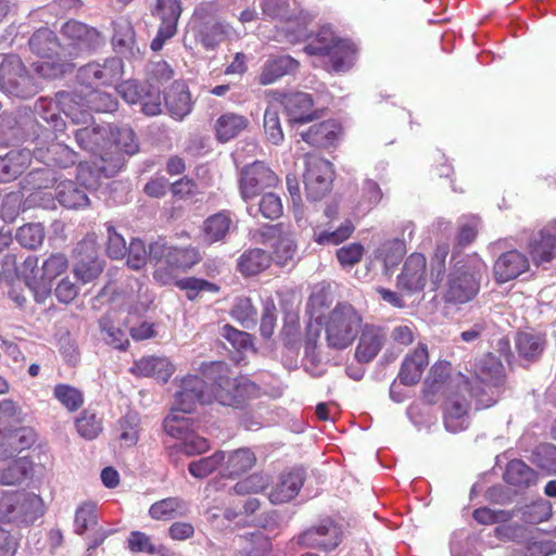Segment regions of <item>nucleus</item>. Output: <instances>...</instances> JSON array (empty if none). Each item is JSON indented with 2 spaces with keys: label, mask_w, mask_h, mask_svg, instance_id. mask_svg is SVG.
Returning a JSON list of instances; mask_svg holds the SVG:
<instances>
[{
  "label": "nucleus",
  "mask_w": 556,
  "mask_h": 556,
  "mask_svg": "<svg viewBox=\"0 0 556 556\" xmlns=\"http://www.w3.org/2000/svg\"><path fill=\"white\" fill-rule=\"evenodd\" d=\"M283 31L291 43L305 41L306 54L327 56L331 71L336 73L349 71L355 62V45L348 39L337 37L328 26L321 27L317 34H311L304 24L288 22Z\"/></svg>",
  "instance_id": "obj_3"
},
{
  "label": "nucleus",
  "mask_w": 556,
  "mask_h": 556,
  "mask_svg": "<svg viewBox=\"0 0 556 556\" xmlns=\"http://www.w3.org/2000/svg\"><path fill=\"white\" fill-rule=\"evenodd\" d=\"M299 65V61L290 55L269 58L263 66L258 81L263 86L274 84L282 76L294 74Z\"/></svg>",
  "instance_id": "obj_36"
},
{
  "label": "nucleus",
  "mask_w": 556,
  "mask_h": 556,
  "mask_svg": "<svg viewBox=\"0 0 556 556\" xmlns=\"http://www.w3.org/2000/svg\"><path fill=\"white\" fill-rule=\"evenodd\" d=\"M504 480L516 488L526 489L536 483L538 473L520 459L507 464Z\"/></svg>",
  "instance_id": "obj_43"
},
{
  "label": "nucleus",
  "mask_w": 556,
  "mask_h": 556,
  "mask_svg": "<svg viewBox=\"0 0 556 556\" xmlns=\"http://www.w3.org/2000/svg\"><path fill=\"white\" fill-rule=\"evenodd\" d=\"M61 34L65 40L63 49L71 58L92 53L104 45V37L97 28L76 20L64 23Z\"/></svg>",
  "instance_id": "obj_13"
},
{
  "label": "nucleus",
  "mask_w": 556,
  "mask_h": 556,
  "mask_svg": "<svg viewBox=\"0 0 556 556\" xmlns=\"http://www.w3.org/2000/svg\"><path fill=\"white\" fill-rule=\"evenodd\" d=\"M249 125V119L240 114L225 113L215 123L216 138L227 142L241 134Z\"/></svg>",
  "instance_id": "obj_42"
},
{
  "label": "nucleus",
  "mask_w": 556,
  "mask_h": 556,
  "mask_svg": "<svg viewBox=\"0 0 556 556\" xmlns=\"http://www.w3.org/2000/svg\"><path fill=\"white\" fill-rule=\"evenodd\" d=\"M556 250V219L533 233L528 243V252L535 266L551 263Z\"/></svg>",
  "instance_id": "obj_22"
},
{
  "label": "nucleus",
  "mask_w": 556,
  "mask_h": 556,
  "mask_svg": "<svg viewBox=\"0 0 556 556\" xmlns=\"http://www.w3.org/2000/svg\"><path fill=\"white\" fill-rule=\"evenodd\" d=\"M218 5L215 2L200 3L192 15L190 27L205 50H214L226 39L237 38L236 30L217 17Z\"/></svg>",
  "instance_id": "obj_8"
},
{
  "label": "nucleus",
  "mask_w": 556,
  "mask_h": 556,
  "mask_svg": "<svg viewBox=\"0 0 556 556\" xmlns=\"http://www.w3.org/2000/svg\"><path fill=\"white\" fill-rule=\"evenodd\" d=\"M114 50L125 56H134L139 52L131 21L127 16H119L112 21Z\"/></svg>",
  "instance_id": "obj_30"
},
{
  "label": "nucleus",
  "mask_w": 556,
  "mask_h": 556,
  "mask_svg": "<svg viewBox=\"0 0 556 556\" xmlns=\"http://www.w3.org/2000/svg\"><path fill=\"white\" fill-rule=\"evenodd\" d=\"M130 371L138 376L154 377L166 382L175 371L173 363L163 356H146L135 362Z\"/></svg>",
  "instance_id": "obj_34"
},
{
  "label": "nucleus",
  "mask_w": 556,
  "mask_h": 556,
  "mask_svg": "<svg viewBox=\"0 0 556 556\" xmlns=\"http://www.w3.org/2000/svg\"><path fill=\"white\" fill-rule=\"evenodd\" d=\"M109 138L111 139V143L106 148V152L109 154L113 148L129 155H132L138 151V143L135 139V132L129 127H119L113 129L109 125Z\"/></svg>",
  "instance_id": "obj_46"
},
{
  "label": "nucleus",
  "mask_w": 556,
  "mask_h": 556,
  "mask_svg": "<svg viewBox=\"0 0 556 556\" xmlns=\"http://www.w3.org/2000/svg\"><path fill=\"white\" fill-rule=\"evenodd\" d=\"M76 263L73 273L81 283L96 280L103 271V261L99 258L93 238L87 237L79 241L74 250Z\"/></svg>",
  "instance_id": "obj_19"
},
{
  "label": "nucleus",
  "mask_w": 556,
  "mask_h": 556,
  "mask_svg": "<svg viewBox=\"0 0 556 556\" xmlns=\"http://www.w3.org/2000/svg\"><path fill=\"white\" fill-rule=\"evenodd\" d=\"M305 472L301 468H294L283 472L269 493L273 504H282L294 498L304 483Z\"/></svg>",
  "instance_id": "obj_29"
},
{
  "label": "nucleus",
  "mask_w": 556,
  "mask_h": 556,
  "mask_svg": "<svg viewBox=\"0 0 556 556\" xmlns=\"http://www.w3.org/2000/svg\"><path fill=\"white\" fill-rule=\"evenodd\" d=\"M34 442V431L25 427H16L0 435V462H4L29 448Z\"/></svg>",
  "instance_id": "obj_31"
},
{
  "label": "nucleus",
  "mask_w": 556,
  "mask_h": 556,
  "mask_svg": "<svg viewBox=\"0 0 556 556\" xmlns=\"http://www.w3.org/2000/svg\"><path fill=\"white\" fill-rule=\"evenodd\" d=\"M123 75V61L117 58H108L102 63L91 62L78 70L77 79L85 89L97 88L117 83Z\"/></svg>",
  "instance_id": "obj_16"
},
{
  "label": "nucleus",
  "mask_w": 556,
  "mask_h": 556,
  "mask_svg": "<svg viewBox=\"0 0 556 556\" xmlns=\"http://www.w3.org/2000/svg\"><path fill=\"white\" fill-rule=\"evenodd\" d=\"M528 257L518 250L502 253L493 265L494 278L498 283L513 280L529 269Z\"/></svg>",
  "instance_id": "obj_25"
},
{
  "label": "nucleus",
  "mask_w": 556,
  "mask_h": 556,
  "mask_svg": "<svg viewBox=\"0 0 556 556\" xmlns=\"http://www.w3.org/2000/svg\"><path fill=\"white\" fill-rule=\"evenodd\" d=\"M415 235V225L413 222H404L402 224V235L393 239L384 240L374 251L376 261L383 264L386 271L397 266L406 253L407 243L412 242Z\"/></svg>",
  "instance_id": "obj_21"
},
{
  "label": "nucleus",
  "mask_w": 556,
  "mask_h": 556,
  "mask_svg": "<svg viewBox=\"0 0 556 556\" xmlns=\"http://www.w3.org/2000/svg\"><path fill=\"white\" fill-rule=\"evenodd\" d=\"M33 472V462L24 456L14 459L7 468L0 470V483L14 485L22 483Z\"/></svg>",
  "instance_id": "obj_45"
},
{
  "label": "nucleus",
  "mask_w": 556,
  "mask_h": 556,
  "mask_svg": "<svg viewBox=\"0 0 556 556\" xmlns=\"http://www.w3.org/2000/svg\"><path fill=\"white\" fill-rule=\"evenodd\" d=\"M35 156L47 167L31 170L27 176L28 184H33L34 189H48L50 182L54 184L56 178L50 166L67 168L77 163V154L66 144L61 142L51 143L46 151L42 148L36 149Z\"/></svg>",
  "instance_id": "obj_11"
},
{
  "label": "nucleus",
  "mask_w": 556,
  "mask_h": 556,
  "mask_svg": "<svg viewBox=\"0 0 556 556\" xmlns=\"http://www.w3.org/2000/svg\"><path fill=\"white\" fill-rule=\"evenodd\" d=\"M532 460L547 473H556V446L549 443L536 446L533 451Z\"/></svg>",
  "instance_id": "obj_62"
},
{
  "label": "nucleus",
  "mask_w": 556,
  "mask_h": 556,
  "mask_svg": "<svg viewBox=\"0 0 556 556\" xmlns=\"http://www.w3.org/2000/svg\"><path fill=\"white\" fill-rule=\"evenodd\" d=\"M355 227L352 222L346 219L333 230H316L314 232V239L319 244L338 245L349 239Z\"/></svg>",
  "instance_id": "obj_52"
},
{
  "label": "nucleus",
  "mask_w": 556,
  "mask_h": 556,
  "mask_svg": "<svg viewBox=\"0 0 556 556\" xmlns=\"http://www.w3.org/2000/svg\"><path fill=\"white\" fill-rule=\"evenodd\" d=\"M31 152L28 149L12 150L0 156V181L16 179L30 164Z\"/></svg>",
  "instance_id": "obj_37"
},
{
  "label": "nucleus",
  "mask_w": 556,
  "mask_h": 556,
  "mask_svg": "<svg viewBox=\"0 0 556 556\" xmlns=\"http://www.w3.org/2000/svg\"><path fill=\"white\" fill-rule=\"evenodd\" d=\"M255 455L250 448H238L231 452L227 459L229 475H240L251 469L255 464Z\"/></svg>",
  "instance_id": "obj_56"
},
{
  "label": "nucleus",
  "mask_w": 556,
  "mask_h": 556,
  "mask_svg": "<svg viewBox=\"0 0 556 556\" xmlns=\"http://www.w3.org/2000/svg\"><path fill=\"white\" fill-rule=\"evenodd\" d=\"M194 422L191 418L170 413L164 419V430L178 443L176 447L187 456H194L205 453L210 448L207 440L198 434L194 430Z\"/></svg>",
  "instance_id": "obj_14"
},
{
  "label": "nucleus",
  "mask_w": 556,
  "mask_h": 556,
  "mask_svg": "<svg viewBox=\"0 0 556 556\" xmlns=\"http://www.w3.org/2000/svg\"><path fill=\"white\" fill-rule=\"evenodd\" d=\"M486 265L478 254L455 255L446 276L443 300L447 304L463 305L479 293Z\"/></svg>",
  "instance_id": "obj_4"
},
{
  "label": "nucleus",
  "mask_w": 556,
  "mask_h": 556,
  "mask_svg": "<svg viewBox=\"0 0 556 556\" xmlns=\"http://www.w3.org/2000/svg\"><path fill=\"white\" fill-rule=\"evenodd\" d=\"M459 386H454L438 368H432L425 382V396L434 402L432 396L443 394L446 396L443 405V420L448 432L456 433L467 429L469 425L468 402L459 394Z\"/></svg>",
  "instance_id": "obj_5"
},
{
  "label": "nucleus",
  "mask_w": 556,
  "mask_h": 556,
  "mask_svg": "<svg viewBox=\"0 0 556 556\" xmlns=\"http://www.w3.org/2000/svg\"><path fill=\"white\" fill-rule=\"evenodd\" d=\"M214 386L213 380L202 379L197 375H189L181 379L180 390L182 393H191L194 395H216L217 392H226Z\"/></svg>",
  "instance_id": "obj_49"
},
{
  "label": "nucleus",
  "mask_w": 556,
  "mask_h": 556,
  "mask_svg": "<svg viewBox=\"0 0 556 556\" xmlns=\"http://www.w3.org/2000/svg\"><path fill=\"white\" fill-rule=\"evenodd\" d=\"M78 434L85 440L96 439L102 431V421L90 408L84 409L75 420Z\"/></svg>",
  "instance_id": "obj_47"
},
{
  "label": "nucleus",
  "mask_w": 556,
  "mask_h": 556,
  "mask_svg": "<svg viewBox=\"0 0 556 556\" xmlns=\"http://www.w3.org/2000/svg\"><path fill=\"white\" fill-rule=\"evenodd\" d=\"M119 440L127 446H132L139 439V417L136 413L126 414L118 421Z\"/></svg>",
  "instance_id": "obj_63"
},
{
  "label": "nucleus",
  "mask_w": 556,
  "mask_h": 556,
  "mask_svg": "<svg viewBox=\"0 0 556 556\" xmlns=\"http://www.w3.org/2000/svg\"><path fill=\"white\" fill-rule=\"evenodd\" d=\"M54 194L59 203L66 208L79 210L89 205V198L85 189L79 188L72 180L60 181L55 187Z\"/></svg>",
  "instance_id": "obj_40"
},
{
  "label": "nucleus",
  "mask_w": 556,
  "mask_h": 556,
  "mask_svg": "<svg viewBox=\"0 0 556 556\" xmlns=\"http://www.w3.org/2000/svg\"><path fill=\"white\" fill-rule=\"evenodd\" d=\"M361 337L355 350V358L359 363H369L372 361L386 341V333L382 328L374 325L362 326Z\"/></svg>",
  "instance_id": "obj_28"
},
{
  "label": "nucleus",
  "mask_w": 556,
  "mask_h": 556,
  "mask_svg": "<svg viewBox=\"0 0 556 556\" xmlns=\"http://www.w3.org/2000/svg\"><path fill=\"white\" fill-rule=\"evenodd\" d=\"M516 348L520 356L533 359L543 351V341L540 336L521 332L516 337Z\"/></svg>",
  "instance_id": "obj_58"
},
{
  "label": "nucleus",
  "mask_w": 556,
  "mask_h": 556,
  "mask_svg": "<svg viewBox=\"0 0 556 556\" xmlns=\"http://www.w3.org/2000/svg\"><path fill=\"white\" fill-rule=\"evenodd\" d=\"M0 90L14 98L28 99L39 86L16 54H0Z\"/></svg>",
  "instance_id": "obj_10"
},
{
  "label": "nucleus",
  "mask_w": 556,
  "mask_h": 556,
  "mask_svg": "<svg viewBox=\"0 0 556 556\" xmlns=\"http://www.w3.org/2000/svg\"><path fill=\"white\" fill-rule=\"evenodd\" d=\"M264 131L267 140L273 144L278 146L283 141L279 112L275 106H268L264 113Z\"/></svg>",
  "instance_id": "obj_60"
},
{
  "label": "nucleus",
  "mask_w": 556,
  "mask_h": 556,
  "mask_svg": "<svg viewBox=\"0 0 556 556\" xmlns=\"http://www.w3.org/2000/svg\"><path fill=\"white\" fill-rule=\"evenodd\" d=\"M103 340L111 346L117 350H125L128 344L127 333L119 327H115L108 318L100 320Z\"/></svg>",
  "instance_id": "obj_64"
},
{
  "label": "nucleus",
  "mask_w": 556,
  "mask_h": 556,
  "mask_svg": "<svg viewBox=\"0 0 556 556\" xmlns=\"http://www.w3.org/2000/svg\"><path fill=\"white\" fill-rule=\"evenodd\" d=\"M428 350L425 344H419L403 361L399 379L405 386H414L419 382L425 368L428 366Z\"/></svg>",
  "instance_id": "obj_33"
},
{
  "label": "nucleus",
  "mask_w": 556,
  "mask_h": 556,
  "mask_svg": "<svg viewBox=\"0 0 556 556\" xmlns=\"http://www.w3.org/2000/svg\"><path fill=\"white\" fill-rule=\"evenodd\" d=\"M8 504L15 506V523H30L43 514V502L40 496L28 492H13Z\"/></svg>",
  "instance_id": "obj_27"
},
{
  "label": "nucleus",
  "mask_w": 556,
  "mask_h": 556,
  "mask_svg": "<svg viewBox=\"0 0 556 556\" xmlns=\"http://www.w3.org/2000/svg\"><path fill=\"white\" fill-rule=\"evenodd\" d=\"M231 226V219L226 213H217L205 220V240L210 243L225 238Z\"/></svg>",
  "instance_id": "obj_50"
},
{
  "label": "nucleus",
  "mask_w": 556,
  "mask_h": 556,
  "mask_svg": "<svg viewBox=\"0 0 556 556\" xmlns=\"http://www.w3.org/2000/svg\"><path fill=\"white\" fill-rule=\"evenodd\" d=\"M225 460V452L217 451L211 456L203 457L189 464V472L198 479H203L211 475Z\"/></svg>",
  "instance_id": "obj_57"
},
{
  "label": "nucleus",
  "mask_w": 556,
  "mask_h": 556,
  "mask_svg": "<svg viewBox=\"0 0 556 556\" xmlns=\"http://www.w3.org/2000/svg\"><path fill=\"white\" fill-rule=\"evenodd\" d=\"M38 258L28 256L23 263L24 282L33 292L35 300L42 303L51 293V282L58 276L63 274L68 267L67 257L62 253L51 254L42 264V275L38 279L26 275V271L33 273L37 267Z\"/></svg>",
  "instance_id": "obj_12"
},
{
  "label": "nucleus",
  "mask_w": 556,
  "mask_h": 556,
  "mask_svg": "<svg viewBox=\"0 0 556 556\" xmlns=\"http://www.w3.org/2000/svg\"><path fill=\"white\" fill-rule=\"evenodd\" d=\"M202 375L207 380H213L214 386L226 390V392H217L216 395H194L191 393H182L177 391L173 403L172 412L179 416L190 414L197 404H211L217 402L224 406L240 407L244 404L247 394L252 384L244 379L232 378L229 376V369L223 362H214L202 365Z\"/></svg>",
  "instance_id": "obj_2"
},
{
  "label": "nucleus",
  "mask_w": 556,
  "mask_h": 556,
  "mask_svg": "<svg viewBox=\"0 0 556 556\" xmlns=\"http://www.w3.org/2000/svg\"><path fill=\"white\" fill-rule=\"evenodd\" d=\"M334 172L332 164L317 154L305 155L304 185L307 197L317 201L331 189Z\"/></svg>",
  "instance_id": "obj_15"
},
{
  "label": "nucleus",
  "mask_w": 556,
  "mask_h": 556,
  "mask_svg": "<svg viewBox=\"0 0 556 556\" xmlns=\"http://www.w3.org/2000/svg\"><path fill=\"white\" fill-rule=\"evenodd\" d=\"M505 380L504 366L496 356L486 354L475 362L470 393L478 409L491 407L498 401Z\"/></svg>",
  "instance_id": "obj_6"
},
{
  "label": "nucleus",
  "mask_w": 556,
  "mask_h": 556,
  "mask_svg": "<svg viewBox=\"0 0 556 556\" xmlns=\"http://www.w3.org/2000/svg\"><path fill=\"white\" fill-rule=\"evenodd\" d=\"M152 14L161 20V25L150 47L153 51H160L165 41L177 31V23L181 14L180 0H157Z\"/></svg>",
  "instance_id": "obj_20"
},
{
  "label": "nucleus",
  "mask_w": 556,
  "mask_h": 556,
  "mask_svg": "<svg viewBox=\"0 0 556 556\" xmlns=\"http://www.w3.org/2000/svg\"><path fill=\"white\" fill-rule=\"evenodd\" d=\"M514 511L520 513L521 520L526 523L536 525L546 521L552 516V505L547 501H538Z\"/></svg>",
  "instance_id": "obj_54"
},
{
  "label": "nucleus",
  "mask_w": 556,
  "mask_h": 556,
  "mask_svg": "<svg viewBox=\"0 0 556 556\" xmlns=\"http://www.w3.org/2000/svg\"><path fill=\"white\" fill-rule=\"evenodd\" d=\"M363 317L361 313L348 302H339L323 317V320H309L305 330L304 366L313 376L320 371L314 370L320 362L318 341L321 329L325 330V341L329 349L342 351L353 344L361 332Z\"/></svg>",
  "instance_id": "obj_1"
},
{
  "label": "nucleus",
  "mask_w": 556,
  "mask_h": 556,
  "mask_svg": "<svg viewBox=\"0 0 556 556\" xmlns=\"http://www.w3.org/2000/svg\"><path fill=\"white\" fill-rule=\"evenodd\" d=\"M53 396L68 410L76 412L84 404L83 392L70 384L59 383L53 389Z\"/></svg>",
  "instance_id": "obj_51"
},
{
  "label": "nucleus",
  "mask_w": 556,
  "mask_h": 556,
  "mask_svg": "<svg viewBox=\"0 0 556 556\" xmlns=\"http://www.w3.org/2000/svg\"><path fill=\"white\" fill-rule=\"evenodd\" d=\"M271 256L262 249L245 251L238 261V268L244 276H254L268 268Z\"/></svg>",
  "instance_id": "obj_44"
},
{
  "label": "nucleus",
  "mask_w": 556,
  "mask_h": 556,
  "mask_svg": "<svg viewBox=\"0 0 556 556\" xmlns=\"http://www.w3.org/2000/svg\"><path fill=\"white\" fill-rule=\"evenodd\" d=\"M98 523L97 507L93 503L81 504L75 513V532L83 535L85 531Z\"/></svg>",
  "instance_id": "obj_61"
},
{
  "label": "nucleus",
  "mask_w": 556,
  "mask_h": 556,
  "mask_svg": "<svg viewBox=\"0 0 556 556\" xmlns=\"http://www.w3.org/2000/svg\"><path fill=\"white\" fill-rule=\"evenodd\" d=\"M78 96V101H81L83 108L91 116L90 111L96 112H113L117 106L114 96L98 90L97 88H88L86 90L74 91ZM92 117H89V121Z\"/></svg>",
  "instance_id": "obj_39"
},
{
  "label": "nucleus",
  "mask_w": 556,
  "mask_h": 556,
  "mask_svg": "<svg viewBox=\"0 0 556 556\" xmlns=\"http://www.w3.org/2000/svg\"><path fill=\"white\" fill-rule=\"evenodd\" d=\"M189 505L180 497H166L153 503L149 515L154 520H170L187 516Z\"/></svg>",
  "instance_id": "obj_41"
},
{
  "label": "nucleus",
  "mask_w": 556,
  "mask_h": 556,
  "mask_svg": "<svg viewBox=\"0 0 556 556\" xmlns=\"http://www.w3.org/2000/svg\"><path fill=\"white\" fill-rule=\"evenodd\" d=\"M277 176L263 162L256 161L244 166L240 174L239 189L241 198L247 202L258 195L266 188L275 186Z\"/></svg>",
  "instance_id": "obj_18"
},
{
  "label": "nucleus",
  "mask_w": 556,
  "mask_h": 556,
  "mask_svg": "<svg viewBox=\"0 0 556 556\" xmlns=\"http://www.w3.org/2000/svg\"><path fill=\"white\" fill-rule=\"evenodd\" d=\"M164 103L169 114L176 119H182L192 110V100L184 81H174L164 94Z\"/></svg>",
  "instance_id": "obj_35"
},
{
  "label": "nucleus",
  "mask_w": 556,
  "mask_h": 556,
  "mask_svg": "<svg viewBox=\"0 0 556 556\" xmlns=\"http://www.w3.org/2000/svg\"><path fill=\"white\" fill-rule=\"evenodd\" d=\"M176 286L186 291L189 300H194L201 292L217 293L219 287L213 282L195 277H187L176 281Z\"/></svg>",
  "instance_id": "obj_59"
},
{
  "label": "nucleus",
  "mask_w": 556,
  "mask_h": 556,
  "mask_svg": "<svg viewBox=\"0 0 556 556\" xmlns=\"http://www.w3.org/2000/svg\"><path fill=\"white\" fill-rule=\"evenodd\" d=\"M427 282V260L421 253L410 254L397 276V287L409 293L424 290Z\"/></svg>",
  "instance_id": "obj_23"
},
{
  "label": "nucleus",
  "mask_w": 556,
  "mask_h": 556,
  "mask_svg": "<svg viewBox=\"0 0 556 556\" xmlns=\"http://www.w3.org/2000/svg\"><path fill=\"white\" fill-rule=\"evenodd\" d=\"M282 104L291 124H305L317 117L309 93L295 91L283 96Z\"/></svg>",
  "instance_id": "obj_26"
},
{
  "label": "nucleus",
  "mask_w": 556,
  "mask_h": 556,
  "mask_svg": "<svg viewBox=\"0 0 556 556\" xmlns=\"http://www.w3.org/2000/svg\"><path fill=\"white\" fill-rule=\"evenodd\" d=\"M77 144L80 149L105 160L109 153L106 148L111 143L109 138V125L86 126L74 131Z\"/></svg>",
  "instance_id": "obj_24"
},
{
  "label": "nucleus",
  "mask_w": 556,
  "mask_h": 556,
  "mask_svg": "<svg viewBox=\"0 0 556 556\" xmlns=\"http://www.w3.org/2000/svg\"><path fill=\"white\" fill-rule=\"evenodd\" d=\"M77 99L78 96L75 92L66 90L56 92L55 100L40 98L34 106L35 115L48 123L56 132L65 129V122L60 116V112L74 124H88L90 116L81 106V101Z\"/></svg>",
  "instance_id": "obj_7"
},
{
  "label": "nucleus",
  "mask_w": 556,
  "mask_h": 556,
  "mask_svg": "<svg viewBox=\"0 0 556 556\" xmlns=\"http://www.w3.org/2000/svg\"><path fill=\"white\" fill-rule=\"evenodd\" d=\"M150 256L159 263L153 276L162 285L172 282V270L185 271L198 264L201 258L194 247H167L160 242L150 244Z\"/></svg>",
  "instance_id": "obj_9"
},
{
  "label": "nucleus",
  "mask_w": 556,
  "mask_h": 556,
  "mask_svg": "<svg viewBox=\"0 0 556 556\" xmlns=\"http://www.w3.org/2000/svg\"><path fill=\"white\" fill-rule=\"evenodd\" d=\"M29 49L41 59L59 56L61 43L56 34L48 27H40L28 39Z\"/></svg>",
  "instance_id": "obj_38"
},
{
  "label": "nucleus",
  "mask_w": 556,
  "mask_h": 556,
  "mask_svg": "<svg viewBox=\"0 0 556 556\" xmlns=\"http://www.w3.org/2000/svg\"><path fill=\"white\" fill-rule=\"evenodd\" d=\"M248 213L251 216L261 213L265 218L276 219L282 214V203L277 194L268 192L262 197L257 207L248 206Z\"/></svg>",
  "instance_id": "obj_55"
},
{
  "label": "nucleus",
  "mask_w": 556,
  "mask_h": 556,
  "mask_svg": "<svg viewBox=\"0 0 556 556\" xmlns=\"http://www.w3.org/2000/svg\"><path fill=\"white\" fill-rule=\"evenodd\" d=\"M230 314L233 319L247 329H251L256 325L257 309L250 298H236Z\"/></svg>",
  "instance_id": "obj_48"
},
{
  "label": "nucleus",
  "mask_w": 556,
  "mask_h": 556,
  "mask_svg": "<svg viewBox=\"0 0 556 556\" xmlns=\"http://www.w3.org/2000/svg\"><path fill=\"white\" fill-rule=\"evenodd\" d=\"M15 239L22 247L35 250L45 239V229L40 223L26 224L17 229Z\"/></svg>",
  "instance_id": "obj_53"
},
{
  "label": "nucleus",
  "mask_w": 556,
  "mask_h": 556,
  "mask_svg": "<svg viewBox=\"0 0 556 556\" xmlns=\"http://www.w3.org/2000/svg\"><path fill=\"white\" fill-rule=\"evenodd\" d=\"M341 126L333 119L324 121L312 125L306 131H302L300 137L309 146L317 148H328L339 140Z\"/></svg>",
  "instance_id": "obj_32"
},
{
  "label": "nucleus",
  "mask_w": 556,
  "mask_h": 556,
  "mask_svg": "<svg viewBox=\"0 0 556 556\" xmlns=\"http://www.w3.org/2000/svg\"><path fill=\"white\" fill-rule=\"evenodd\" d=\"M295 540L303 547L332 551L342 541V530L333 520L326 518L300 533Z\"/></svg>",
  "instance_id": "obj_17"
}]
</instances>
